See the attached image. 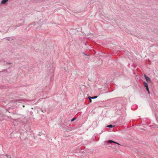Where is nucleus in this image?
I'll return each instance as SVG.
<instances>
[{"mask_svg":"<svg viewBox=\"0 0 158 158\" xmlns=\"http://www.w3.org/2000/svg\"><path fill=\"white\" fill-rule=\"evenodd\" d=\"M143 84L144 87L146 88V90L148 91V93L149 94L150 92L149 91L148 86L147 83L144 81L143 82Z\"/></svg>","mask_w":158,"mask_h":158,"instance_id":"nucleus-1","label":"nucleus"},{"mask_svg":"<svg viewBox=\"0 0 158 158\" xmlns=\"http://www.w3.org/2000/svg\"><path fill=\"white\" fill-rule=\"evenodd\" d=\"M108 143H113L117 144H118V145H120V144H119V143H118L117 142H115V141H112V140H108Z\"/></svg>","mask_w":158,"mask_h":158,"instance_id":"nucleus-2","label":"nucleus"},{"mask_svg":"<svg viewBox=\"0 0 158 158\" xmlns=\"http://www.w3.org/2000/svg\"><path fill=\"white\" fill-rule=\"evenodd\" d=\"M144 77H145L147 81L148 82L151 81V80L148 77H147L146 75H145Z\"/></svg>","mask_w":158,"mask_h":158,"instance_id":"nucleus-3","label":"nucleus"},{"mask_svg":"<svg viewBox=\"0 0 158 158\" xmlns=\"http://www.w3.org/2000/svg\"><path fill=\"white\" fill-rule=\"evenodd\" d=\"M8 1V0H2L1 2V3L3 4H4L6 3L7 1Z\"/></svg>","mask_w":158,"mask_h":158,"instance_id":"nucleus-4","label":"nucleus"},{"mask_svg":"<svg viewBox=\"0 0 158 158\" xmlns=\"http://www.w3.org/2000/svg\"><path fill=\"white\" fill-rule=\"evenodd\" d=\"M18 101H19V102L22 103V102H25V100L24 99H20V100H19Z\"/></svg>","mask_w":158,"mask_h":158,"instance_id":"nucleus-5","label":"nucleus"},{"mask_svg":"<svg viewBox=\"0 0 158 158\" xmlns=\"http://www.w3.org/2000/svg\"><path fill=\"white\" fill-rule=\"evenodd\" d=\"M114 126H113L112 125H109L107 126V127L109 128H111L114 127Z\"/></svg>","mask_w":158,"mask_h":158,"instance_id":"nucleus-6","label":"nucleus"},{"mask_svg":"<svg viewBox=\"0 0 158 158\" xmlns=\"http://www.w3.org/2000/svg\"><path fill=\"white\" fill-rule=\"evenodd\" d=\"M97 97H98L97 96H95L94 97H90V98H92V99H95V98H97Z\"/></svg>","mask_w":158,"mask_h":158,"instance_id":"nucleus-7","label":"nucleus"},{"mask_svg":"<svg viewBox=\"0 0 158 158\" xmlns=\"http://www.w3.org/2000/svg\"><path fill=\"white\" fill-rule=\"evenodd\" d=\"M89 102H90L91 103L92 102V98H91L90 97V98L89 97Z\"/></svg>","mask_w":158,"mask_h":158,"instance_id":"nucleus-8","label":"nucleus"},{"mask_svg":"<svg viewBox=\"0 0 158 158\" xmlns=\"http://www.w3.org/2000/svg\"><path fill=\"white\" fill-rule=\"evenodd\" d=\"M76 119V118H73L72 119H71V122H73V121L75 119Z\"/></svg>","mask_w":158,"mask_h":158,"instance_id":"nucleus-9","label":"nucleus"},{"mask_svg":"<svg viewBox=\"0 0 158 158\" xmlns=\"http://www.w3.org/2000/svg\"><path fill=\"white\" fill-rule=\"evenodd\" d=\"M11 64V63H9L8 64Z\"/></svg>","mask_w":158,"mask_h":158,"instance_id":"nucleus-10","label":"nucleus"},{"mask_svg":"<svg viewBox=\"0 0 158 158\" xmlns=\"http://www.w3.org/2000/svg\"><path fill=\"white\" fill-rule=\"evenodd\" d=\"M24 106L23 105V107H24Z\"/></svg>","mask_w":158,"mask_h":158,"instance_id":"nucleus-11","label":"nucleus"}]
</instances>
